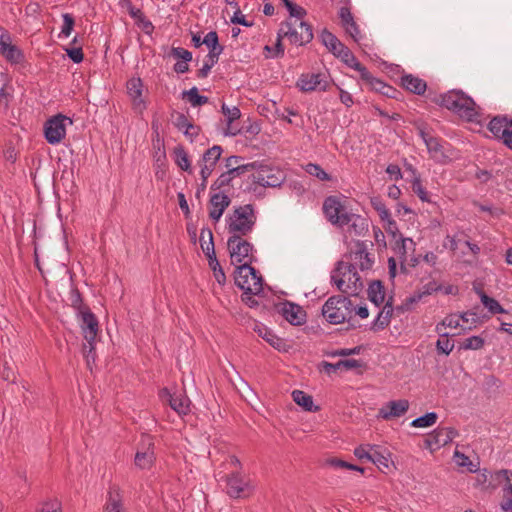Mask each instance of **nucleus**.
<instances>
[{"label": "nucleus", "instance_id": "obj_57", "mask_svg": "<svg viewBox=\"0 0 512 512\" xmlns=\"http://www.w3.org/2000/svg\"><path fill=\"white\" fill-rule=\"evenodd\" d=\"M406 241H410L411 243L413 242L412 239H410V238H403L399 234V239L396 240L395 248H394L396 253L399 254L400 257L402 258V262L406 261V253H407V251H406Z\"/></svg>", "mask_w": 512, "mask_h": 512}, {"label": "nucleus", "instance_id": "obj_52", "mask_svg": "<svg viewBox=\"0 0 512 512\" xmlns=\"http://www.w3.org/2000/svg\"><path fill=\"white\" fill-rule=\"evenodd\" d=\"M222 113L227 118V125H228L229 128L231 127L232 123L235 120L239 119L240 116H241V112H240V109L238 107L234 106L232 108H229L225 104L222 105Z\"/></svg>", "mask_w": 512, "mask_h": 512}, {"label": "nucleus", "instance_id": "obj_5", "mask_svg": "<svg viewBox=\"0 0 512 512\" xmlns=\"http://www.w3.org/2000/svg\"><path fill=\"white\" fill-rule=\"evenodd\" d=\"M244 237L242 235H230L227 240L231 263L237 266L246 263L252 265L256 261L254 246Z\"/></svg>", "mask_w": 512, "mask_h": 512}, {"label": "nucleus", "instance_id": "obj_3", "mask_svg": "<svg viewBox=\"0 0 512 512\" xmlns=\"http://www.w3.org/2000/svg\"><path fill=\"white\" fill-rule=\"evenodd\" d=\"M352 301L342 295H334L327 299L322 307V315L330 324H340L351 317Z\"/></svg>", "mask_w": 512, "mask_h": 512}, {"label": "nucleus", "instance_id": "obj_13", "mask_svg": "<svg viewBox=\"0 0 512 512\" xmlns=\"http://www.w3.org/2000/svg\"><path fill=\"white\" fill-rule=\"evenodd\" d=\"M323 212L329 222L340 228H342V219L348 214V211L336 196H329L324 200Z\"/></svg>", "mask_w": 512, "mask_h": 512}, {"label": "nucleus", "instance_id": "obj_37", "mask_svg": "<svg viewBox=\"0 0 512 512\" xmlns=\"http://www.w3.org/2000/svg\"><path fill=\"white\" fill-rule=\"evenodd\" d=\"M426 447L431 451L437 450L443 446L447 445V440L444 439L443 432L440 427L436 428L432 433H430L425 439Z\"/></svg>", "mask_w": 512, "mask_h": 512}, {"label": "nucleus", "instance_id": "obj_59", "mask_svg": "<svg viewBox=\"0 0 512 512\" xmlns=\"http://www.w3.org/2000/svg\"><path fill=\"white\" fill-rule=\"evenodd\" d=\"M65 51L68 57L76 64L82 62L84 59V54L81 47L66 48Z\"/></svg>", "mask_w": 512, "mask_h": 512}, {"label": "nucleus", "instance_id": "obj_34", "mask_svg": "<svg viewBox=\"0 0 512 512\" xmlns=\"http://www.w3.org/2000/svg\"><path fill=\"white\" fill-rule=\"evenodd\" d=\"M408 169L413 174V180H412V184H411L412 191L418 196V198L422 202L430 203L431 199H430L429 192L423 186L420 176L417 175L416 170L411 165L408 166Z\"/></svg>", "mask_w": 512, "mask_h": 512}, {"label": "nucleus", "instance_id": "obj_7", "mask_svg": "<svg viewBox=\"0 0 512 512\" xmlns=\"http://www.w3.org/2000/svg\"><path fill=\"white\" fill-rule=\"evenodd\" d=\"M235 284L243 292L261 293L263 290V279L252 265L241 264L235 270Z\"/></svg>", "mask_w": 512, "mask_h": 512}, {"label": "nucleus", "instance_id": "obj_55", "mask_svg": "<svg viewBox=\"0 0 512 512\" xmlns=\"http://www.w3.org/2000/svg\"><path fill=\"white\" fill-rule=\"evenodd\" d=\"M174 125L178 130L182 131L183 133H187L186 129L192 128V122H190L186 115H184L183 113L176 114Z\"/></svg>", "mask_w": 512, "mask_h": 512}, {"label": "nucleus", "instance_id": "obj_1", "mask_svg": "<svg viewBox=\"0 0 512 512\" xmlns=\"http://www.w3.org/2000/svg\"><path fill=\"white\" fill-rule=\"evenodd\" d=\"M435 102L469 121L478 115L476 103L462 90L454 89L443 93L439 95Z\"/></svg>", "mask_w": 512, "mask_h": 512}, {"label": "nucleus", "instance_id": "obj_30", "mask_svg": "<svg viewBox=\"0 0 512 512\" xmlns=\"http://www.w3.org/2000/svg\"><path fill=\"white\" fill-rule=\"evenodd\" d=\"M370 462L374 463L381 471H383V469L389 468V464L391 462L390 453L386 449L374 445Z\"/></svg>", "mask_w": 512, "mask_h": 512}, {"label": "nucleus", "instance_id": "obj_31", "mask_svg": "<svg viewBox=\"0 0 512 512\" xmlns=\"http://www.w3.org/2000/svg\"><path fill=\"white\" fill-rule=\"evenodd\" d=\"M129 15L135 20V23L138 27H140L143 32L147 35L152 34L154 31V25L152 22L144 15V13L139 8L131 7Z\"/></svg>", "mask_w": 512, "mask_h": 512}, {"label": "nucleus", "instance_id": "obj_39", "mask_svg": "<svg viewBox=\"0 0 512 512\" xmlns=\"http://www.w3.org/2000/svg\"><path fill=\"white\" fill-rule=\"evenodd\" d=\"M200 243L203 253L206 254H214V242H213V233L209 228H203L200 233Z\"/></svg>", "mask_w": 512, "mask_h": 512}, {"label": "nucleus", "instance_id": "obj_26", "mask_svg": "<svg viewBox=\"0 0 512 512\" xmlns=\"http://www.w3.org/2000/svg\"><path fill=\"white\" fill-rule=\"evenodd\" d=\"M104 512H124L123 496L117 485L109 487Z\"/></svg>", "mask_w": 512, "mask_h": 512}, {"label": "nucleus", "instance_id": "obj_16", "mask_svg": "<svg viewBox=\"0 0 512 512\" xmlns=\"http://www.w3.org/2000/svg\"><path fill=\"white\" fill-rule=\"evenodd\" d=\"M222 152L223 149L219 145H214L204 152L201 160L199 161V165L201 166V178H204V180L209 178L220 159Z\"/></svg>", "mask_w": 512, "mask_h": 512}, {"label": "nucleus", "instance_id": "obj_62", "mask_svg": "<svg viewBox=\"0 0 512 512\" xmlns=\"http://www.w3.org/2000/svg\"><path fill=\"white\" fill-rule=\"evenodd\" d=\"M254 168V163H248L243 165H237L234 168H230V170H227V172L230 174V176L234 179L237 176H240L244 174L247 171H250Z\"/></svg>", "mask_w": 512, "mask_h": 512}, {"label": "nucleus", "instance_id": "obj_8", "mask_svg": "<svg viewBox=\"0 0 512 512\" xmlns=\"http://www.w3.org/2000/svg\"><path fill=\"white\" fill-rule=\"evenodd\" d=\"M219 481L225 482L224 491L231 498H245L252 493L249 479L239 470L221 475Z\"/></svg>", "mask_w": 512, "mask_h": 512}, {"label": "nucleus", "instance_id": "obj_58", "mask_svg": "<svg viewBox=\"0 0 512 512\" xmlns=\"http://www.w3.org/2000/svg\"><path fill=\"white\" fill-rule=\"evenodd\" d=\"M346 31V33L355 41L359 42L362 38V35L360 33L359 26L357 23L353 20L351 23L343 27Z\"/></svg>", "mask_w": 512, "mask_h": 512}, {"label": "nucleus", "instance_id": "obj_46", "mask_svg": "<svg viewBox=\"0 0 512 512\" xmlns=\"http://www.w3.org/2000/svg\"><path fill=\"white\" fill-rule=\"evenodd\" d=\"M371 206L375 211H377L381 220L389 219L391 215L389 209L386 207L385 203L379 196H374L370 198Z\"/></svg>", "mask_w": 512, "mask_h": 512}, {"label": "nucleus", "instance_id": "obj_33", "mask_svg": "<svg viewBox=\"0 0 512 512\" xmlns=\"http://www.w3.org/2000/svg\"><path fill=\"white\" fill-rule=\"evenodd\" d=\"M368 299L376 306L383 304L385 300V289L380 280H374L368 287Z\"/></svg>", "mask_w": 512, "mask_h": 512}, {"label": "nucleus", "instance_id": "obj_48", "mask_svg": "<svg viewBox=\"0 0 512 512\" xmlns=\"http://www.w3.org/2000/svg\"><path fill=\"white\" fill-rule=\"evenodd\" d=\"M281 2L287 8L290 17L295 18L294 20H301L306 15V10L303 7L293 3L291 0H281Z\"/></svg>", "mask_w": 512, "mask_h": 512}, {"label": "nucleus", "instance_id": "obj_20", "mask_svg": "<svg viewBox=\"0 0 512 512\" xmlns=\"http://www.w3.org/2000/svg\"><path fill=\"white\" fill-rule=\"evenodd\" d=\"M160 397L179 415H186L189 412V399L187 397L181 394H172L167 388L161 390Z\"/></svg>", "mask_w": 512, "mask_h": 512}, {"label": "nucleus", "instance_id": "obj_12", "mask_svg": "<svg viewBox=\"0 0 512 512\" xmlns=\"http://www.w3.org/2000/svg\"><path fill=\"white\" fill-rule=\"evenodd\" d=\"M253 183L262 187H278L282 184L284 177L283 173L268 166H261L255 173L251 175Z\"/></svg>", "mask_w": 512, "mask_h": 512}, {"label": "nucleus", "instance_id": "obj_60", "mask_svg": "<svg viewBox=\"0 0 512 512\" xmlns=\"http://www.w3.org/2000/svg\"><path fill=\"white\" fill-rule=\"evenodd\" d=\"M172 56L177 59H181L184 62H190L192 60V53L182 47H174L171 50Z\"/></svg>", "mask_w": 512, "mask_h": 512}, {"label": "nucleus", "instance_id": "obj_42", "mask_svg": "<svg viewBox=\"0 0 512 512\" xmlns=\"http://www.w3.org/2000/svg\"><path fill=\"white\" fill-rule=\"evenodd\" d=\"M438 419V415L437 413L435 412H428L420 417H417L415 418L412 422H411V426L412 427H416V428H425V427H430V426H433L436 421Z\"/></svg>", "mask_w": 512, "mask_h": 512}, {"label": "nucleus", "instance_id": "obj_2", "mask_svg": "<svg viewBox=\"0 0 512 512\" xmlns=\"http://www.w3.org/2000/svg\"><path fill=\"white\" fill-rule=\"evenodd\" d=\"M227 230L230 235L247 236L250 234L257 221V216L252 204L235 207L227 217Z\"/></svg>", "mask_w": 512, "mask_h": 512}, {"label": "nucleus", "instance_id": "obj_28", "mask_svg": "<svg viewBox=\"0 0 512 512\" xmlns=\"http://www.w3.org/2000/svg\"><path fill=\"white\" fill-rule=\"evenodd\" d=\"M400 83L405 90L416 95H423L427 89L426 81L412 74H404Z\"/></svg>", "mask_w": 512, "mask_h": 512}, {"label": "nucleus", "instance_id": "obj_51", "mask_svg": "<svg viewBox=\"0 0 512 512\" xmlns=\"http://www.w3.org/2000/svg\"><path fill=\"white\" fill-rule=\"evenodd\" d=\"M62 18H63V25L61 27V32L59 34V37L63 36V37H69L73 28H74V25H75V20H74V17L69 14V13H64L62 15Z\"/></svg>", "mask_w": 512, "mask_h": 512}, {"label": "nucleus", "instance_id": "obj_29", "mask_svg": "<svg viewBox=\"0 0 512 512\" xmlns=\"http://www.w3.org/2000/svg\"><path fill=\"white\" fill-rule=\"evenodd\" d=\"M473 290L479 296L481 303L485 306V308L488 309L491 314L494 315L507 313V311L500 305V303L496 299L488 296L481 287L474 284Z\"/></svg>", "mask_w": 512, "mask_h": 512}, {"label": "nucleus", "instance_id": "obj_40", "mask_svg": "<svg viewBox=\"0 0 512 512\" xmlns=\"http://www.w3.org/2000/svg\"><path fill=\"white\" fill-rule=\"evenodd\" d=\"M8 62L18 64L24 59L23 52L12 43L6 47L5 51L0 53Z\"/></svg>", "mask_w": 512, "mask_h": 512}, {"label": "nucleus", "instance_id": "obj_19", "mask_svg": "<svg viewBox=\"0 0 512 512\" xmlns=\"http://www.w3.org/2000/svg\"><path fill=\"white\" fill-rule=\"evenodd\" d=\"M230 203L231 200L225 193L212 194L209 200V217L218 222Z\"/></svg>", "mask_w": 512, "mask_h": 512}, {"label": "nucleus", "instance_id": "obj_32", "mask_svg": "<svg viewBox=\"0 0 512 512\" xmlns=\"http://www.w3.org/2000/svg\"><path fill=\"white\" fill-rule=\"evenodd\" d=\"M348 67L356 70L359 72L361 79L363 77L368 76V69L363 66L357 58L354 56V54L350 51V49L347 47L341 57H339Z\"/></svg>", "mask_w": 512, "mask_h": 512}, {"label": "nucleus", "instance_id": "obj_17", "mask_svg": "<svg viewBox=\"0 0 512 512\" xmlns=\"http://www.w3.org/2000/svg\"><path fill=\"white\" fill-rule=\"evenodd\" d=\"M328 82L321 73H306L302 74L298 81L297 87L301 91L310 92L314 90L326 91Z\"/></svg>", "mask_w": 512, "mask_h": 512}, {"label": "nucleus", "instance_id": "obj_64", "mask_svg": "<svg viewBox=\"0 0 512 512\" xmlns=\"http://www.w3.org/2000/svg\"><path fill=\"white\" fill-rule=\"evenodd\" d=\"M390 324V320H387L384 316L378 313L377 317L371 324V330L380 331L384 330Z\"/></svg>", "mask_w": 512, "mask_h": 512}, {"label": "nucleus", "instance_id": "obj_22", "mask_svg": "<svg viewBox=\"0 0 512 512\" xmlns=\"http://www.w3.org/2000/svg\"><path fill=\"white\" fill-rule=\"evenodd\" d=\"M348 226V232L356 236H363L368 231L367 218L348 212L347 216L342 219V228Z\"/></svg>", "mask_w": 512, "mask_h": 512}, {"label": "nucleus", "instance_id": "obj_43", "mask_svg": "<svg viewBox=\"0 0 512 512\" xmlns=\"http://www.w3.org/2000/svg\"><path fill=\"white\" fill-rule=\"evenodd\" d=\"M183 97H187L193 107L202 106L209 101L207 96H203L198 93V89L196 87H192L190 90L184 91Z\"/></svg>", "mask_w": 512, "mask_h": 512}, {"label": "nucleus", "instance_id": "obj_41", "mask_svg": "<svg viewBox=\"0 0 512 512\" xmlns=\"http://www.w3.org/2000/svg\"><path fill=\"white\" fill-rule=\"evenodd\" d=\"M174 154H175V162H176L177 166L181 170L191 173L192 172L191 163H190L188 154L186 153L184 148L180 147V146L176 147L174 149Z\"/></svg>", "mask_w": 512, "mask_h": 512}, {"label": "nucleus", "instance_id": "obj_44", "mask_svg": "<svg viewBox=\"0 0 512 512\" xmlns=\"http://www.w3.org/2000/svg\"><path fill=\"white\" fill-rule=\"evenodd\" d=\"M454 349V342L449 339L448 333H440V337L436 342V350L438 353L449 355Z\"/></svg>", "mask_w": 512, "mask_h": 512}, {"label": "nucleus", "instance_id": "obj_25", "mask_svg": "<svg viewBox=\"0 0 512 512\" xmlns=\"http://www.w3.org/2000/svg\"><path fill=\"white\" fill-rule=\"evenodd\" d=\"M423 141L426 144L427 150L435 161L444 163L448 156L444 152V147L438 138L432 137L424 131L420 132Z\"/></svg>", "mask_w": 512, "mask_h": 512}, {"label": "nucleus", "instance_id": "obj_15", "mask_svg": "<svg viewBox=\"0 0 512 512\" xmlns=\"http://www.w3.org/2000/svg\"><path fill=\"white\" fill-rule=\"evenodd\" d=\"M143 82L139 77H133L126 83L127 94L131 100L132 108L137 113H142L147 108L143 98Z\"/></svg>", "mask_w": 512, "mask_h": 512}, {"label": "nucleus", "instance_id": "obj_18", "mask_svg": "<svg viewBox=\"0 0 512 512\" xmlns=\"http://www.w3.org/2000/svg\"><path fill=\"white\" fill-rule=\"evenodd\" d=\"M81 318V330L86 341H95L98 331L99 323L96 316L91 312L90 309L81 310L78 314Z\"/></svg>", "mask_w": 512, "mask_h": 512}, {"label": "nucleus", "instance_id": "obj_35", "mask_svg": "<svg viewBox=\"0 0 512 512\" xmlns=\"http://www.w3.org/2000/svg\"><path fill=\"white\" fill-rule=\"evenodd\" d=\"M490 477L496 481L495 484H500L502 481L505 482L504 487L502 489L503 495L512 496V472L507 469H502L494 474H490Z\"/></svg>", "mask_w": 512, "mask_h": 512}, {"label": "nucleus", "instance_id": "obj_23", "mask_svg": "<svg viewBox=\"0 0 512 512\" xmlns=\"http://www.w3.org/2000/svg\"><path fill=\"white\" fill-rule=\"evenodd\" d=\"M143 441L146 442V448L144 451H137L134 462L140 469H150L155 461L154 443L150 436H145Z\"/></svg>", "mask_w": 512, "mask_h": 512}, {"label": "nucleus", "instance_id": "obj_63", "mask_svg": "<svg viewBox=\"0 0 512 512\" xmlns=\"http://www.w3.org/2000/svg\"><path fill=\"white\" fill-rule=\"evenodd\" d=\"M87 343L83 344V354L87 360V363H90V360L94 361L96 357L95 352V341H86Z\"/></svg>", "mask_w": 512, "mask_h": 512}, {"label": "nucleus", "instance_id": "obj_47", "mask_svg": "<svg viewBox=\"0 0 512 512\" xmlns=\"http://www.w3.org/2000/svg\"><path fill=\"white\" fill-rule=\"evenodd\" d=\"M305 171L311 176H314L321 181L331 180V176L326 171H324V169L318 164L308 163L305 166Z\"/></svg>", "mask_w": 512, "mask_h": 512}, {"label": "nucleus", "instance_id": "obj_61", "mask_svg": "<svg viewBox=\"0 0 512 512\" xmlns=\"http://www.w3.org/2000/svg\"><path fill=\"white\" fill-rule=\"evenodd\" d=\"M37 512H62L61 503L57 500L44 502Z\"/></svg>", "mask_w": 512, "mask_h": 512}, {"label": "nucleus", "instance_id": "obj_24", "mask_svg": "<svg viewBox=\"0 0 512 512\" xmlns=\"http://www.w3.org/2000/svg\"><path fill=\"white\" fill-rule=\"evenodd\" d=\"M409 408V402L405 399L389 401L379 410V417L388 420L404 415Z\"/></svg>", "mask_w": 512, "mask_h": 512}, {"label": "nucleus", "instance_id": "obj_56", "mask_svg": "<svg viewBox=\"0 0 512 512\" xmlns=\"http://www.w3.org/2000/svg\"><path fill=\"white\" fill-rule=\"evenodd\" d=\"M373 448L374 445H360L355 448L354 455L360 460L366 459L370 461Z\"/></svg>", "mask_w": 512, "mask_h": 512}, {"label": "nucleus", "instance_id": "obj_10", "mask_svg": "<svg viewBox=\"0 0 512 512\" xmlns=\"http://www.w3.org/2000/svg\"><path fill=\"white\" fill-rule=\"evenodd\" d=\"M67 122L72 124V120L63 114L52 116L45 122L44 136L49 144H59L65 138Z\"/></svg>", "mask_w": 512, "mask_h": 512}, {"label": "nucleus", "instance_id": "obj_45", "mask_svg": "<svg viewBox=\"0 0 512 512\" xmlns=\"http://www.w3.org/2000/svg\"><path fill=\"white\" fill-rule=\"evenodd\" d=\"M485 340L481 336H471L463 340L460 344V350H479L484 347Z\"/></svg>", "mask_w": 512, "mask_h": 512}, {"label": "nucleus", "instance_id": "obj_6", "mask_svg": "<svg viewBox=\"0 0 512 512\" xmlns=\"http://www.w3.org/2000/svg\"><path fill=\"white\" fill-rule=\"evenodd\" d=\"M346 258L348 261H338L336 263V272H342L343 269L365 271L371 269L373 265V259L367 252L366 244L363 241H357L349 254L346 255Z\"/></svg>", "mask_w": 512, "mask_h": 512}, {"label": "nucleus", "instance_id": "obj_36", "mask_svg": "<svg viewBox=\"0 0 512 512\" xmlns=\"http://www.w3.org/2000/svg\"><path fill=\"white\" fill-rule=\"evenodd\" d=\"M255 331L257 334L266 340L272 347L276 348L277 350H280L283 346V339L278 337L273 333L272 330H270L268 327L264 325H256Z\"/></svg>", "mask_w": 512, "mask_h": 512}, {"label": "nucleus", "instance_id": "obj_9", "mask_svg": "<svg viewBox=\"0 0 512 512\" xmlns=\"http://www.w3.org/2000/svg\"><path fill=\"white\" fill-rule=\"evenodd\" d=\"M331 281L335 283L338 290L351 295H358L364 284L356 270L343 269L336 272V267L331 273Z\"/></svg>", "mask_w": 512, "mask_h": 512}, {"label": "nucleus", "instance_id": "obj_49", "mask_svg": "<svg viewBox=\"0 0 512 512\" xmlns=\"http://www.w3.org/2000/svg\"><path fill=\"white\" fill-rule=\"evenodd\" d=\"M202 42L209 48V51L224 50V47L219 44V38L216 31L208 32L203 38Z\"/></svg>", "mask_w": 512, "mask_h": 512}, {"label": "nucleus", "instance_id": "obj_14", "mask_svg": "<svg viewBox=\"0 0 512 512\" xmlns=\"http://www.w3.org/2000/svg\"><path fill=\"white\" fill-rule=\"evenodd\" d=\"M275 308L286 321L294 326L302 325L306 321V312L298 304L284 301L276 304Z\"/></svg>", "mask_w": 512, "mask_h": 512}, {"label": "nucleus", "instance_id": "obj_21", "mask_svg": "<svg viewBox=\"0 0 512 512\" xmlns=\"http://www.w3.org/2000/svg\"><path fill=\"white\" fill-rule=\"evenodd\" d=\"M440 289V285L435 281H430L424 284L418 292L408 297L402 305L397 307V310L401 312L409 311L412 309V306L421 301L424 296L431 295L433 292L439 291Z\"/></svg>", "mask_w": 512, "mask_h": 512}, {"label": "nucleus", "instance_id": "obj_54", "mask_svg": "<svg viewBox=\"0 0 512 512\" xmlns=\"http://www.w3.org/2000/svg\"><path fill=\"white\" fill-rule=\"evenodd\" d=\"M320 40L322 44L330 51L332 48H335V43L338 38L327 29H323L320 33Z\"/></svg>", "mask_w": 512, "mask_h": 512}, {"label": "nucleus", "instance_id": "obj_50", "mask_svg": "<svg viewBox=\"0 0 512 512\" xmlns=\"http://www.w3.org/2000/svg\"><path fill=\"white\" fill-rule=\"evenodd\" d=\"M71 306L77 311V315L81 313V310L90 309L88 306L84 305L82 295L77 288H73L70 291Z\"/></svg>", "mask_w": 512, "mask_h": 512}, {"label": "nucleus", "instance_id": "obj_27", "mask_svg": "<svg viewBox=\"0 0 512 512\" xmlns=\"http://www.w3.org/2000/svg\"><path fill=\"white\" fill-rule=\"evenodd\" d=\"M362 80L365 81L373 91L388 98H396L398 91L394 87L384 83L382 80L375 78L369 71L368 76L363 77Z\"/></svg>", "mask_w": 512, "mask_h": 512}, {"label": "nucleus", "instance_id": "obj_38", "mask_svg": "<svg viewBox=\"0 0 512 512\" xmlns=\"http://www.w3.org/2000/svg\"><path fill=\"white\" fill-rule=\"evenodd\" d=\"M293 401L301 406L305 411H315L318 407L313 408V398L309 394L301 390H294L292 392Z\"/></svg>", "mask_w": 512, "mask_h": 512}, {"label": "nucleus", "instance_id": "obj_53", "mask_svg": "<svg viewBox=\"0 0 512 512\" xmlns=\"http://www.w3.org/2000/svg\"><path fill=\"white\" fill-rule=\"evenodd\" d=\"M233 178L230 176V174L226 171L222 173L211 185L212 190H220L227 186L231 185Z\"/></svg>", "mask_w": 512, "mask_h": 512}, {"label": "nucleus", "instance_id": "obj_11", "mask_svg": "<svg viewBox=\"0 0 512 512\" xmlns=\"http://www.w3.org/2000/svg\"><path fill=\"white\" fill-rule=\"evenodd\" d=\"M493 136L512 150V118L507 115L493 117L487 125Z\"/></svg>", "mask_w": 512, "mask_h": 512}, {"label": "nucleus", "instance_id": "obj_4", "mask_svg": "<svg viewBox=\"0 0 512 512\" xmlns=\"http://www.w3.org/2000/svg\"><path fill=\"white\" fill-rule=\"evenodd\" d=\"M277 35L279 38H287L291 44L304 46L313 39L312 26L301 20L291 18L281 23Z\"/></svg>", "mask_w": 512, "mask_h": 512}]
</instances>
